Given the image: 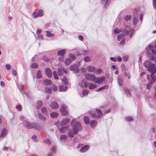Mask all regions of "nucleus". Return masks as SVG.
I'll return each mask as SVG.
<instances>
[{"mask_svg":"<svg viewBox=\"0 0 156 156\" xmlns=\"http://www.w3.org/2000/svg\"><path fill=\"white\" fill-rule=\"evenodd\" d=\"M144 65L146 68H148V70L151 72L155 69V64H151V62L149 60H146L144 63Z\"/></svg>","mask_w":156,"mask_h":156,"instance_id":"1","label":"nucleus"},{"mask_svg":"<svg viewBox=\"0 0 156 156\" xmlns=\"http://www.w3.org/2000/svg\"><path fill=\"white\" fill-rule=\"evenodd\" d=\"M23 125L27 129L34 128L36 129H38L39 128V125L37 124L33 123L31 124L26 121H23Z\"/></svg>","mask_w":156,"mask_h":156,"instance_id":"2","label":"nucleus"},{"mask_svg":"<svg viewBox=\"0 0 156 156\" xmlns=\"http://www.w3.org/2000/svg\"><path fill=\"white\" fill-rule=\"evenodd\" d=\"M87 70L88 72L94 73L96 74H100L102 73V70L100 69H96L95 67L91 66L87 67Z\"/></svg>","mask_w":156,"mask_h":156,"instance_id":"3","label":"nucleus"},{"mask_svg":"<svg viewBox=\"0 0 156 156\" xmlns=\"http://www.w3.org/2000/svg\"><path fill=\"white\" fill-rule=\"evenodd\" d=\"M59 110L62 113V115L66 116L69 114L67 107L65 104H63L61 106Z\"/></svg>","mask_w":156,"mask_h":156,"instance_id":"4","label":"nucleus"},{"mask_svg":"<svg viewBox=\"0 0 156 156\" xmlns=\"http://www.w3.org/2000/svg\"><path fill=\"white\" fill-rule=\"evenodd\" d=\"M96 111L97 115L94 113H92L90 115L91 117L94 118H101L103 115L101 110L99 109H96Z\"/></svg>","mask_w":156,"mask_h":156,"instance_id":"5","label":"nucleus"},{"mask_svg":"<svg viewBox=\"0 0 156 156\" xmlns=\"http://www.w3.org/2000/svg\"><path fill=\"white\" fill-rule=\"evenodd\" d=\"M82 129V127L81 124L79 122H76L75 125L73 127V133L75 134H77V132Z\"/></svg>","mask_w":156,"mask_h":156,"instance_id":"6","label":"nucleus"},{"mask_svg":"<svg viewBox=\"0 0 156 156\" xmlns=\"http://www.w3.org/2000/svg\"><path fill=\"white\" fill-rule=\"evenodd\" d=\"M95 75L93 74H86L85 75V78L87 80L93 81L94 82L96 79Z\"/></svg>","mask_w":156,"mask_h":156,"instance_id":"7","label":"nucleus"},{"mask_svg":"<svg viewBox=\"0 0 156 156\" xmlns=\"http://www.w3.org/2000/svg\"><path fill=\"white\" fill-rule=\"evenodd\" d=\"M105 76L97 78L96 77V79L94 82L98 84H101L105 80Z\"/></svg>","mask_w":156,"mask_h":156,"instance_id":"8","label":"nucleus"},{"mask_svg":"<svg viewBox=\"0 0 156 156\" xmlns=\"http://www.w3.org/2000/svg\"><path fill=\"white\" fill-rule=\"evenodd\" d=\"M70 120L68 118L63 119L60 124L61 126H63L67 124L69 122Z\"/></svg>","mask_w":156,"mask_h":156,"instance_id":"9","label":"nucleus"},{"mask_svg":"<svg viewBox=\"0 0 156 156\" xmlns=\"http://www.w3.org/2000/svg\"><path fill=\"white\" fill-rule=\"evenodd\" d=\"M78 66L76 64H74L71 66L70 68V70L72 71H76V72H78L79 71L78 70Z\"/></svg>","mask_w":156,"mask_h":156,"instance_id":"10","label":"nucleus"},{"mask_svg":"<svg viewBox=\"0 0 156 156\" xmlns=\"http://www.w3.org/2000/svg\"><path fill=\"white\" fill-rule=\"evenodd\" d=\"M50 107L53 109H57L58 108L59 105L58 104L55 102H52L50 105Z\"/></svg>","mask_w":156,"mask_h":156,"instance_id":"11","label":"nucleus"},{"mask_svg":"<svg viewBox=\"0 0 156 156\" xmlns=\"http://www.w3.org/2000/svg\"><path fill=\"white\" fill-rule=\"evenodd\" d=\"M45 72L46 75L50 78L52 76V73L50 69L48 68H46L45 70Z\"/></svg>","mask_w":156,"mask_h":156,"instance_id":"12","label":"nucleus"},{"mask_svg":"<svg viewBox=\"0 0 156 156\" xmlns=\"http://www.w3.org/2000/svg\"><path fill=\"white\" fill-rule=\"evenodd\" d=\"M89 148V147L88 145H86L81 148L80 150V151L82 153H83L87 151Z\"/></svg>","mask_w":156,"mask_h":156,"instance_id":"13","label":"nucleus"},{"mask_svg":"<svg viewBox=\"0 0 156 156\" xmlns=\"http://www.w3.org/2000/svg\"><path fill=\"white\" fill-rule=\"evenodd\" d=\"M68 87L66 85H61L59 87V90L61 92L65 91L67 88Z\"/></svg>","mask_w":156,"mask_h":156,"instance_id":"14","label":"nucleus"},{"mask_svg":"<svg viewBox=\"0 0 156 156\" xmlns=\"http://www.w3.org/2000/svg\"><path fill=\"white\" fill-rule=\"evenodd\" d=\"M69 129V127L67 126L63 127L60 129V132L62 133H64L66 131H67Z\"/></svg>","mask_w":156,"mask_h":156,"instance_id":"15","label":"nucleus"},{"mask_svg":"<svg viewBox=\"0 0 156 156\" xmlns=\"http://www.w3.org/2000/svg\"><path fill=\"white\" fill-rule=\"evenodd\" d=\"M124 91L126 95L128 97H131V95L130 93V90L127 88H125Z\"/></svg>","mask_w":156,"mask_h":156,"instance_id":"16","label":"nucleus"},{"mask_svg":"<svg viewBox=\"0 0 156 156\" xmlns=\"http://www.w3.org/2000/svg\"><path fill=\"white\" fill-rule=\"evenodd\" d=\"M153 72L151 74V77L152 79V80L153 81H155V80L156 77L154 76V74L156 73V67L155 68V69H154Z\"/></svg>","mask_w":156,"mask_h":156,"instance_id":"17","label":"nucleus"},{"mask_svg":"<svg viewBox=\"0 0 156 156\" xmlns=\"http://www.w3.org/2000/svg\"><path fill=\"white\" fill-rule=\"evenodd\" d=\"M97 125V122L96 120H93L91 121L90 123V125L92 128H94Z\"/></svg>","mask_w":156,"mask_h":156,"instance_id":"18","label":"nucleus"},{"mask_svg":"<svg viewBox=\"0 0 156 156\" xmlns=\"http://www.w3.org/2000/svg\"><path fill=\"white\" fill-rule=\"evenodd\" d=\"M64 73H67V72H66L65 70L62 69H59L58 70V74L59 76H61Z\"/></svg>","mask_w":156,"mask_h":156,"instance_id":"19","label":"nucleus"},{"mask_svg":"<svg viewBox=\"0 0 156 156\" xmlns=\"http://www.w3.org/2000/svg\"><path fill=\"white\" fill-rule=\"evenodd\" d=\"M6 128H4L2 131V132L0 134V137H4L6 134Z\"/></svg>","mask_w":156,"mask_h":156,"instance_id":"20","label":"nucleus"},{"mask_svg":"<svg viewBox=\"0 0 156 156\" xmlns=\"http://www.w3.org/2000/svg\"><path fill=\"white\" fill-rule=\"evenodd\" d=\"M123 32L126 34L128 35H129V33H130V34L129 35L130 37H131L132 36L133 31L132 30H130L129 31H128L127 30H125L123 31Z\"/></svg>","mask_w":156,"mask_h":156,"instance_id":"21","label":"nucleus"},{"mask_svg":"<svg viewBox=\"0 0 156 156\" xmlns=\"http://www.w3.org/2000/svg\"><path fill=\"white\" fill-rule=\"evenodd\" d=\"M50 116L53 118H55L57 117L58 115V113L56 112H53L51 113L50 114Z\"/></svg>","mask_w":156,"mask_h":156,"instance_id":"22","label":"nucleus"},{"mask_svg":"<svg viewBox=\"0 0 156 156\" xmlns=\"http://www.w3.org/2000/svg\"><path fill=\"white\" fill-rule=\"evenodd\" d=\"M66 52V50L62 49L61 51H58L57 54L59 55H63L65 54Z\"/></svg>","mask_w":156,"mask_h":156,"instance_id":"23","label":"nucleus"},{"mask_svg":"<svg viewBox=\"0 0 156 156\" xmlns=\"http://www.w3.org/2000/svg\"><path fill=\"white\" fill-rule=\"evenodd\" d=\"M96 87V84L92 83H90L89 85V88L90 90L93 89Z\"/></svg>","mask_w":156,"mask_h":156,"instance_id":"24","label":"nucleus"},{"mask_svg":"<svg viewBox=\"0 0 156 156\" xmlns=\"http://www.w3.org/2000/svg\"><path fill=\"white\" fill-rule=\"evenodd\" d=\"M124 36V34L123 33L118 34L117 36V40L118 41H120L122 39Z\"/></svg>","mask_w":156,"mask_h":156,"instance_id":"25","label":"nucleus"},{"mask_svg":"<svg viewBox=\"0 0 156 156\" xmlns=\"http://www.w3.org/2000/svg\"><path fill=\"white\" fill-rule=\"evenodd\" d=\"M71 60L69 58H66L65 61V64L67 65H69L71 63Z\"/></svg>","mask_w":156,"mask_h":156,"instance_id":"26","label":"nucleus"},{"mask_svg":"<svg viewBox=\"0 0 156 156\" xmlns=\"http://www.w3.org/2000/svg\"><path fill=\"white\" fill-rule=\"evenodd\" d=\"M84 123L87 124L89 122V119L88 116H84L83 118Z\"/></svg>","mask_w":156,"mask_h":156,"instance_id":"27","label":"nucleus"},{"mask_svg":"<svg viewBox=\"0 0 156 156\" xmlns=\"http://www.w3.org/2000/svg\"><path fill=\"white\" fill-rule=\"evenodd\" d=\"M42 105V102L41 101H38L37 102L36 105V108L37 109L41 108Z\"/></svg>","mask_w":156,"mask_h":156,"instance_id":"28","label":"nucleus"},{"mask_svg":"<svg viewBox=\"0 0 156 156\" xmlns=\"http://www.w3.org/2000/svg\"><path fill=\"white\" fill-rule=\"evenodd\" d=\"M45 92L47 93L51 94L52 93L51 89L49 87H46L45 89Z\"/></svg>","mask_w":156,"mask_h":156,"instance_id":"29","label":"nucleus"},{"mask_svg":"<svg viewBox=\"0 0 156 156\" xmlns=\"http://www.w3.org/2000/svg\"><path fill=\"white\" fill-rule=\"evenodd\" d=\"M36 77L37 79H40L42 77L41 73L40 70H38L37 73Z\"/></svg>","mask_w":156,"mask_h":156,"instance_id":"30","label":"nucleus"},{"mask_svg":"<svg viewBox=\"0 0 156 156\" xmlns=\"http://www.w3.org/2000/svg\"><path fill=\"white\" fill-rule=\"evenodd\" d=\"M67 138V137L66 135H62L60 136V139L61 141H65L66 140Z\"/></svg>","mask_w":156,"mask_h":156,"instance_id":"31","label":"nucleus"},{"mask_svg":"<svg viewBox=\"0 0 156 156\" xmlns=\"http://www.w3.org/2000/svg\"><path fill=\"white\" fill-rule=\"evenodd\" d=\"M39 119L42 121H44L46 119V118L44 116H43L41 113H39Z\"/></svg>","mask_w":156,"mask_h":156,"instance_id":"32","label":"nucleus"},{"mask_svg":"<svg viewBox=\"0 0 156 156\" xmlns=\"http://www.w3.org/2000/svg\"><path fill=\"white\" fill-rule=\"evenodd\" d=\"M30 66L33 69H35L38 68V65L36 63H34L31 64Z\"/></svg>","mask_w":156,"mask_h":156,"instance_id":"33","label":"nucleus"},{"mask_svg":"<svg viewBox=\"0 0 156 156\" xmlns=\"http://www.w3.org/2000/svg\"><path fill=\"white\" fill-rule=\"evenodd\" d=\"M38 14L39 16L41 17L44 14L43 11L41 9L39 10L38 11Z\"/></svg>","mask_w":156,"mask_h":156,"instance_id":"34","label":"nucleus"},{"mask_svg":"<svg viewBox=\"0 0 156 156\" xmlns=\"http://www.w3.org/2000/svg\"><path fill=\"white\" fill-rule=\"evenodd\" d=\"M42 112L44 114H47V109L46 107H44L42 108L41 109Z\"/></svg>","mask_w":156,"mask_h":156,"instance_id":"35","label":"nucleus"},{"mask_svg":"<svg viewBox=\"0 0 156 156\" xmlns=\"http://www.w3.org/2000/svg\"><path fill=\"white\" fill-rule=\"evenodd\" d=\"M89 91L86 90H85L83 91L82 95L83 96H85L88 95Z\"/></svg>","mask_w":156,"mask_h":156,"instance_id":"36","label":"nucleus"},{"mask_svg":"<svg viewBox=\"0 0 156 156\" xmlns=\"http://www.w3.org/2000/svg\"><path fill=\"white\" fill-rule=\"evenodd\" d=\"M121 69L122 71L124 72L126 71V69L124 64H123L121 65Z\"/></svg>","mask_w":156,"mask_h":156,"instance_id":"37","label":"nucleus"},{"mask_svg":"<svg viewBox=\"0 0 156 156\" xmlns=\"http://www.w3.org/2000/svg\"><path fill=\"white\" fill-rule=\"evenodd\" d=\"M46 32L47 34H46V35L48 37H53L54 35V34L51 33L50 32L47 31Z\"/></svg>","mask_w":156,"mask_h":156,"instance_id":"38","label":"nucleus"},{"mask_svg":"<svg viewBox=\"0 0 156 156\" xmlns=\"http://www.w3.org/2000/svg\"><path fill=\"white\" fill-rule=\"evenodd\" d=\"M62 80L64 83L67 84L68 83V80L66 77H63L62 78Z\"/></svg>","mask_w":156,"mask_h":156,"instance_id":"39","label":"nucleus"},{"mask_svg":"<svg viewBox=\"0 0 156 156\" xmlns=\"http://www.w3.org/2000/svg\"><path fill=\"white\" fill-rule=\"evenodd\" d=\"M44 81L45 83L48 85H50L51 84V81L49 80H45Z\"/></svg>","mask_w":156,"mask_h":156,"instance_id":"40","label":"nucleus"},{"mask_svg":"<svg viewBox=\"0 0 156 156\" xmlns=\"http://www.w3.org/2000/svg\"><path fill=\"white\" fill-rule=\"evenodd\" d=\"M131 16L130 15H127L126 17H125L124 19L126 21H128L131 19Z\"/></svg>","mask_w":156,"mask_h":156,"instance_id":"41","label":"nucleus"},{"mask_svg":"<svg viewBox=\"0 0 156 156\" xmlns=\"http://www.w3.org/2000/svg\"><path fill=\"white\" fill-rule=\"evenodd\" d=\"M114 33L115 34H117L121 32V30L118 28H116L114 30Z\"/></svg>","mask_w":156,"mask_h":156,"instance_id":"42","label":"nucleus"},{"mask_svg":"<svg viewBox=\"0 0 156 156\" xmlns=\"http://www.w3.org/2000/svg\"><path fill=\"white\" fill-rule=\"evenodd\" d=\"M126 120L128 122L132 121L133 120V118L131 117H127L125 118Z\"/></svg>","mask_w":156,"mask_h":156,"instance_id":"43","label":"nucleus"},{"mask_svg":"<svg viewBox=\"0 0 156 156\" xmlns=\"http://www.w3.org/2000/svg\"><path fill=\"white\" fill-rule=\"evenodd\" d=\"M68 136L72 138L74 136V135L72 131H69L68 132Z\"/></svg>","mask_w":156,"mask_h":156,"instance_id":"44","label":"nucleus"},{"mask_svg":"<svg viewBox=\"0 0 156 156\" xmlns=\"http://www.w3.org/2000/svg\"><path fill=\"white\" fill-rule=\"evenodd\" d=\"M123 80L121 79H118V83L119 85L121 86L122 85L123 82Z\"/></svg>","mask_w":156,"mask_h":156,"instance_id":"45","label":"nucleus"},{"mask_svg":"<svg viewBox=\"0 0 156 156\" xmlns=\"http://www.w3.org/2000/svg\"><path fill=\"white\" fill-rule=\"evenodd\" d=\"M53 74L55 79H58V77L57 75L56 72L55 71H54L53 72Z\"/></svg>","mask_w":156,"mask_h":156,"instance_id":"46","label":"nucleus"},{"mask_svg":"<svg viewBox=\"0 0 156 156\" xmlns=\"http://www.w3.org/2000/svg\"><path fill=\"white\" fill-rule=\"evenodd\" d=\"M53 90L54 91H56L58 90V88L57 86L55 85H53L52 87Z\"/></svg>","mask_w":156,"mask_h":156,"instance_id":"47","label":"nucleus"},{"mask_svg":"<svg viewBox=\"0 0 156 156\" xmlns=\"http://www.w3.org/2000/svg\"><path fill=\"white\" fill-rule=\"evenodd\" d=\"M32 16L34 18H36L39 16L38 13L36 12H34L33 13Z\"/></svg>","mask_w":156,"mask_h":156,"instance_id":"48","label":"nucleus"},{"mask_svg":"<svg viewBox=\"0 0 156 156\" xmlns=\"http://www.w3.org/2000/svg\"><path fill=\"white\" fill-rule=\"evenodd\" d=\"M84 59L86 62H88L90 61V58L88 56H85L84 58Z\"/></svg>","mask_w":156,"mask_h":156,"instance_id":"49","label":"nucleus"},{"mask_svg":"<svg viewBox=\"0 0 156 156\" xmlns=\"http://www.w3.org/2000/svg\"><path fill=\"white\" fill-rule=\"evenodd\" d=\"M69 56L70 57L71 59L73 60L74 59H75V55L73 54H70L69 55Z\"/></svg>","mask_w":156,"mask_h":156,"instance_id":"50","label":"nucleus"},{"mask_svg":"<svg viewBox=\"0 0 156 156\" xmlns=\"http://www.w3.org/2000/svg\"><path fill=\"white\" fill-rule=\"evenodd\" d=\"M106 88V86H104L98 89V90H97V91H98L100 90L105 89Z\"/></svg>","mask_w":156,"mask_h":156,"instance_id":"51","label":"nucleus"},{"mask_svg":"<svg viewBox=\"0 0 156 156\" xmlns=\"http://www.w3.org/2000/svg\"><path fill=\"white\" fill-rule=\"evenodd\" d=\"M22 107L20 105H17L16 106V108L19 111H21L22 110Z\"/></svg>","mask_w":156,"mask_h":156,"instance_id":"52","label":"nucleus"},{"mask_svg":"<svg viewBox=\"0 0 156 156\" xmlns=\"http://www.w3.org/2000/svg\"><path fill=\"white\" fill-rule=\"evenodd\" d=\"M153 6L154 8L156 9V0H153Z\"/></svg>","mask_w":156,"mask_h":156,"instance_id":"53","label":"nucleus"},{"mask_svg":"<svg viewBox=\"0 0 156 156\" xmlns=\"http://www.w3.org/2000/svg\"><path fill=\"white\" fill-rule=\"evenodd\" d=\"M137 22V18L136 17H134L133 19V24H135Z\"/></svg>","mask_w":156,"mask_h":156,"instance_id":"54","label":"nucleus"},{"mask_svg":"<svg viewBox=\"0 0 156 156\" xmlns=\"http://www.w3.org/2000/svg\"><path fill=\"white\" fill-rule=\"evenodd\" d=\"M128 59V57L127 56H125L123 58V60L126 62Z\"/></svg>","mask_w":156,"mask_h":156,"instance_id":"55","label":"nucleus"},{"mask_svg":"<svg viewBox=\"0 0 156 156\" xmlns=\"http://www.w3.org/2000/svg\"><path fill=\"white\" fill-rule=\"evenodd\" d=\"M90 83L85 82L84 83V86L85 87H89V85Z\"/></svg>","mask_w":156,"mask_h":156,"instance_id":"56","label":"nucleus"},{"mask_svg":"<svg viewBox=\"0 0 156 156\" xmlns=\"http://www.w3.org/2000/svg\"><path fill=\"white\" fill-rule=\"evenodd\" d=\"M110 59L111 60L114 62H116L117 61L116 58L113 57H110Z\"/></svg>","mask_w":156,"mask_h":156,"instance_id":"57","label":"nucleus"},{"mask_svg":"<svg viewBox=\"0 0 156 156\" xmlns=\"http://www.w3.org/2000/svg\"><path fill=\"white\" fill-rule=\"evenodd\" d=\"M5 67L7 70H9L11 68L10 65L9 64H6L5 66Z\"/></svg>","mask_w":156,"mask_h":156,"instance_id":"58","label":"nucleus"},{"mask_svg":"<svg viewBox=\"0 0 156 156\" xmlns=\"http://www.w3.org/2000/svg\"><path fill=\"white\" fill-rule=\"evenodd\" d=\"M151 83H149L147 85V87L148 89H150L151 88Z\"/></svg>","mask_w":156,"mask_h":156,"instance_id":"59","label":"nucleus"},{"mask_svg":"<svg viewBox=\"0 0 156 156\" xmlns=\"http://www.w3.org/2000/svg\"><path fill=\"white\" fill-rule=\"evenodd\" d=\"M58 59L59 61L61 62H63L64 61V59L63 57H60Z\"/></svg>","mask_w":156,"mask_h":156,"instance_id":"60","label":"nucleus"},{"mask_svg":"<svg viewBox=\"0 0 156 156\" xmlns=\"http://www.w3.org/2000/svg\"><path fill=\"white\" fill-rule=\"evenodd\" d=\"M125 42V39L124 38L120 42V44L121 45H123Z\"/></svg>","mask_w":156,"mask_h":156,"instance_id":"61","label":"nucleus"},{"mask_svg":"<svg viewBox=\"0 0 156 156\" xmlns=\"http://www.w3.org/2000/svg\"><path fill=\"white\" fill-rule=\"evenodd\" d=\"M116 59H117V60L119 62H121L122 61V60L120 56H118L117 57Z\"/></svg>","mask_w":156,"mask_h":156,"instance_id":"62","label":"nucleus"},{"mask_svg":"<svg viewBox=\"0 0 156 156\" xmlns=\"http://www.w3.org/2000/svg\"><path fill=\"white\" fill-rule=\"evenodd\" d=\"M56 150V147H55L54 146L51 148V151L52 152H54Z\"/></svg>","mask_w":156,"mask_h":156,"instance_id":"63","label":"nucleus"},{"mask_svg":"<svg viewBox=\"0 0 156 156\" xmlns=\"http://www.w3.org/2000/svg\"><path fill=\"white\" fill-rule=\"evenodd\" d=\"M79 39H80V40L81 41H83V37L82 36V35H79Z\"/></svg>","mask_w":156,"mask_h":156,"instance_id":"64","label":"nucleus"}]
</instances>
